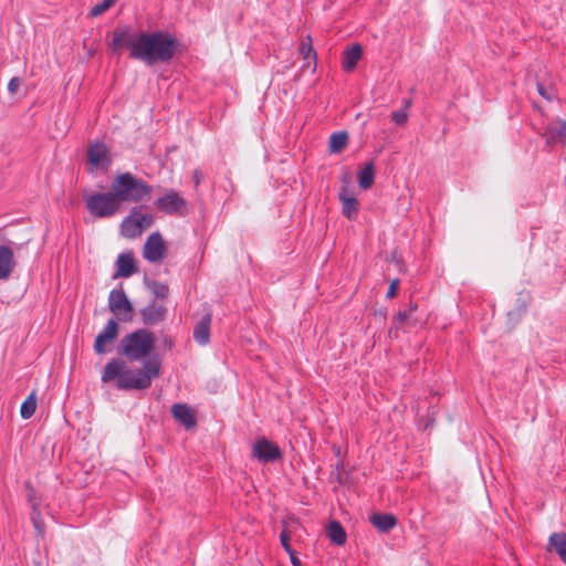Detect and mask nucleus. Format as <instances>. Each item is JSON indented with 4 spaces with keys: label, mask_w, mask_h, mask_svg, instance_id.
I'll return each instance as SVG.
<instances>
[{
    "label": "nucleus",
    "mask_w": 566,
    "mask_h": 566,
    "mask_svg": "<svg viewBox=\"0 0 566 566\" xmlns=\"http://www.w3.org/2000/svg\"><path fill=\"white\" fill-rule=\"evenodd\" d=\"M119 334V325L115 318H111L104 328L97 334L93 348L96 354L104 355L111 352L113 342Z\"/></svg>",
    "instance_id": "nucleus-9"
},
{
    "label": "nucleus",
    "mask_w": 566,
    "mask_h": 566,
    "mask_svg": "<svg viewBox=\"0 0 566 566\" xmlns=\"http://www.w3.org/2000/svg\"><path fill=\"white\" fill-rule=\"evenodd\" d=\"M290 541H291V535L290 533L286 531V530H283L280 534V542H281V545L282 547L284 548V551L289 554V553H293V548L290 544Z\"/></svg>",
    "instance_id": "nucleus-33"
},
{
    "label": "nucleus",
    "mask_w": 566,
    "mask_h": 566,
    "mask_svg": "<svg viewBox=\"0 0 566 566\" xmlns=\"http://www.w3.org/2000/svg\"><path fill=\"white\" fill-rule=\"evenodd\" d=\"M120 233L130 239L142 235L140 223L137 221V207L133 208L130 214L122 221Z\"/></svg>",
    "instance_id": "nucleus-13"
},
{
    "label": "nucleus",
    "mask_w": 566,
    "mask_h": 566,
    "mask_svg": "<svg viewBox=\"0 0 566 566\" xmlns=\"http://www.w3.org/2000/svg\"><path fill=\"white\" fill-rule=\"evenodd\" d=\"M155 345L151 332L139 328L124 336L120 340L118 353L130 361L142 360L149 356Z\"/></svg>",
    "instance_id": "nucleus-4"
},
{
    "label": "nucleus",
    "mask_w": 566,
    "mask_h": 566,
    "mask_svg": "<svg viewBox=\"0 0 566 566\" xmlns=\"http://www.w3.org/2000/svg\"><path fill=\"white\" fill-rule=\"evenodd\" d=\"M154 205L158 211L177 218H185L190 212L188 201L175 189H164Z\"/></svg>",
    "instance_id": "nucleus-6"
},
{
    "label": "nucleus",
    "mask_w": 566,
    "mask_h": 566,
    "mask_svg": "<svg viewBox=\"0 0 566 566\" xmlns=\"http://www.w3.org/2000/svg\"><path fill=\"white\" fill-rule=\"evenodd\" d=\"M363 54V48L360 44H354L349 49L344 52L343 56V67L345 71H353L358 61L360 60Z\"/></svg>",
    "instance_id": "nucleus-17"
},
{
    "label": "nucleus",
    "mask_w": 566,
    "mask_h": 566,
    "mask_svg": "<svg viewBox=\"0 0 566 566\" xmlns=\"http://www.w3.org/2000/svg\"><path fill=\"white\" fill-rule=\"evenodd\" d=\"M36 409V396L35 392H31L28 398L22 402L20 415L23 419H30Z\"/></svg>",
    "instance_id": "nucleus-26"
},
{
    "label": "nucleus",
    "mask_w": 566,
    "mask_h": 566,
    "mask_svg": "<svg viewBox=\"0 0 566 566\" xmlns=\"http://www.w3.org/2000/svg\"><path fill=\"white\" fill-rule=\"evenodd\" d=\"M343 203V214L348 219H353L358 212V201L355 197L347 195L346 190L339 193Z\"/></svg>",
    "instance_id": "nucleus-21"
},
{
    "label": "nucleus",
    "mask_w": 566,
    "mask_h": 566,
    "mask_svg": "<svg viewBox=\"0 0 566 566\" xmlns=\"http://www.w3.org/2000/svg\"><path fill=\"white\" fill-rule=\"evenodd\" d=\"M108 308L120 322L133 318V305L123 290H112L108 295Z\"/></svg>",
    "instance_id": "nucleus-7"
},
{
    "label": "nucleus",
    "mask_w": 566,
    "mask_h": 566,
    "mask_svg": "<svg viewBox=\"0 0 566 566\" xmlns=\"http://www.w3.org/2000/svg\"><path fill=\"white\" fill-rule=\"evenodd\" d=\"M369 521L380 532H389L397 523V518L387 513H375L369 517Z\"/></svg>",
    "instance_id": "nucleus-16"
},
{
    "label": "nucleus",
    "mask_w": 566,
    "mask_h": 566,
    "mask_svg": "<svg viewBox=\"0 0 566 566\" xmlns=\"http://www.w3.org/2000/svg\"><path fill=\"white\" fill-rule=\"evenodd\" d=\"M252 455L260 462L272 463L282 458V451L277 444L261 437L253 443Z\"/></svg>",
    "instance_id": "nucleus-8"
},
{
    "label": "nucleus",
    "mask_w": 566,
    "mask_h": 566,
    "mask_svg": "<svg viewBox=\"0 0 566 566\" xmlns=\"http://www.w3.org/2000/svg\"><path fill=\"white\" fill-rule=\"evenodd\" d=\"M32 522L34 524V527L38 530L39 534H41L43 531L41 528L40 522L34 516H32Z\"/></svg>",
    "instance_id": "nucleus-40"
},
{
    "label": "nucleus",
    "mask_w": 566,
    "mask_h": 566,
    "mask_svg": "<svg viewBox=\"0 0 566 566\" xmlns=\"http://www.w3.org/2000/svg\"><path fill=\"white\" fill-rule=\"evenodd\" d=\"M548 549L554 551L566 564V534L553 533L548 538Z\"/></svg>",
    "instance_id": "nucleus-18"
},
{
    "label": "nucleus",
    "mask_w": 566,
    "mask_h": 566,
    "mask_svg": "<svg viewBox=\"0 0 566 566\" xmlns=\"http://www.w3.org/2000/svg\"><path fill=\"white\" fill-rule=\"evenodd\" d=\"M111 48L114 53L127 49L130 59L151 66L170 62L177 52L178 43L168 32H135L129 27H123L114 30Z\"/></svg>",
    "instance_id": "nucleus-1"
},
{
    "label": "nucleus",
    "mask_w": 566,
    "mask_h": 566,
    "mask_svg": "<svg viewBox=\"0 0 566 566\" xmlns=\"http://www.w3.org/2000/svg\"><path fill=\"white\" fill-rule=\"evenodd\" d=\"M87 157L88 161L95 166L98 167L103 165L104 160H106L107 157V148L102 143H95L94 145L90 146L87 149Z\"/></svg>",
    "instance_id": "nucleus-19"
},
{
    "label": "nucleus",
    "mask_w": 566,
    "mask_h": 566,
    "mask_svg": "<svg viewBox=\"0 0 566 566\" xmlns=\"http://www.w3.org/2000/svg\"><path fill=\"white\" fill-rule=\"evenodd\" d=\"M300 54L303 56L304 60H312L314 63V67L316 66V52L313 49L312 45V39L310 35H306L300 44L298 48Z\"/></svg>",
    "instance_id": "nucleus-25"
},
{
    "label": "nucleus",
    "mask_w": 566,
    "mask_h": 566,
    "mask_svg": "<svg viewBox=\"0 0 566 566\" xmlns=\"http://www.w3.org/2000/svg\"><path fill=\"white\" fill-rule=\"evenodd\" d=\"M160 374V363L157 359H146L143 368L134 370L127 367L122 358H112L102 371L104 384L115 381L119 390H144L150 387L154 378Z\"/></svg>",
    "instance_id": "nucleus-2"
},
{
    "label": "nucleus",
    "mask_w": 566,
    "mask_h": 566,
    "mask_svg": "<svg viewBox=\"0 0 566 566\" xmlns=\"http://www.w3.org/2000/svg\"><path fill=\"white\" fill-rule=\"evenodd\" d=\"M0 248L1 249H4V248H10L9 245H6V244H0Z\"/></svg>",
    "instance_id": "nucleus-41"
},
{
    "label": "nucleus",
    "mask_w": 566,
    "mask_h": 566,
    "mask_svg": "<svg viewBox=\"0 0 566 566\" xmlns=\"http://www.w3.org/2000/svg\"><path fill=\"white\" fill-rule=\"evenodd\" d=\"M328 536L336 545H344L346 543V532L337 521H332L328 525Z\"/></svg>",
    "instance_id": "nucleus-24"
},
{
    "label": "nucleus",
    "mask_w": 566,
    "mask_h": 566,
    "mask_svg": "<svg viewBox=\"0 0 566 566\" xmlns=\"http://www.w3.org/2000/svg\"><path fill=\"white\" fill-rule=\"evenodd\" d=\"M143 322L146 325H154L165 318L166 308L161 305L151 303L144 307L140 312Z\"/></svg>",
    "instance_id": "nucleus-15"
},
{
    "label": "nucleus",
    "mask_w": 566,
    "mask_h": 566,
    "mask_svg": "<svg viewBox=\"0 0 566 566\" xmlns=\"http://www.w3.org/2000/svg\"><path fill=\"white\" fill-rule=\"evenodd\" d=\"M411 102L410 101H405V108L402 109H398V111H395L391 113V120L398 125V126H402L407 123L408 120V113H407V108L410 106Z\"/></svg>",
    "instance_id": "nucleus-27"
},
{
    "label": "nucleus",
    "mask_w": 566,
    "mask_h": 566,
    "mask_svg": "<svg viewBox=\"0 0 566 566\" xmlns=\"http://www.w3.org/2000/svg\"><path fill=\"white\" fill-rule=\"evenodd\" d=\"M398 286H399V280L398 279L391 281V283L389 285V289L387 291V294H386L387 298H391V297H394L396 295Z\"/></svg>",
    "instance_id": "nucleus-36"
},
{
    "label": "nucleus",
    "mask_w": 566,
    "mask_h": 566,
    "mask_svg": "<svg viewBox=\"0 0 566 566\" xmlns=\"http://www.w3.org/2000/svg\"><path fill=\"white\" fill-rule=\"evenodd\" d=\"M375 179V167L374 163L369 161L365 165V167L358 172V184L361 189H369Z\"/></svg>",
    "instance_id": "nucleus-22"
},
{
    "label": "nucleus",
    "mask_w": 566,
    "mask_h": 566,
    "mask_svg": "<svg viewBox=\"0 0 566 566\" xmlns=\"http://www.w3.org/2000/svg\"><path fill=\"white\" fill-rule=\"evenodd\" d=\"M149 287H150L151 292L156 295V297L165 298L168 296L169 289L164 283L154 281L149 285Z\"/></svg>",
    "instance_id": "nucleus-30"
},
{
    "label": "nucleus",
    "mask_w": 566,
    "mask_h": 566,
    "mask_svg": "<svg viewBox=\"0 0 566 566\" xmlns=\"http://www.w3.org/2000/svg\"><path fill=\"white\" fill-rule=\"evenodd\" d=\"M211 313H206L201 316L199 322L195 325L193 328V339L199 345H207L210 340V325H211Z\"/></svg>",
    "instance_id": "nucleus-12"
},
{
    "label": "nucleus",
    "mask_w": 566,
    "mask_h": 566,
    "mask_svg": "<svg viewBox=\"0 0 566 566\" xmlns=\"http://www.w3.org/2000/svg\"><path fill=\"white\" fill-rule=\"evenodd\" d=\"M167 250H143L144 258L151 262L157 263L166 256Z\"/></svg>",
    "instance_id": "nucleus-28"
},
{
    "label": "nucleus",
    "mask_w": 566,
    "mask_h": 566,
    "mask_svg": "<svg viewBox=\"0 0 566 566\" xmlns=\"http://www.w3.org/2000/svg\"><path fill=\"white\" fill-rule=\"evenodd\" d=\"M117 0H103L101 3L96 4L91 10L92 17H97L108 10Z\"/></svg>",
    "instance_id": "nucleus-31"
},
{
    "label": "nucleus",
    "mask_w": 566,
    "mask_h": 566,
    "mask_svg": "<svg viewBox=\"0 0 566 566\" xmlns=\"http://www.w3.org/2000/svg\"><path fill=\"white\" fill-rule=\"evenodd\" d=\"M171 413L186 429H191L197 424L195 412L187 403L172 405Z\"/></svg>",
    "instance_id": "nucleus-11"
},
{
    "label": "nucleus",
    "mask_w": 566,
    "mask_h": 566,
    "mask_svg": "<svg viewBox=\"0 0 566 566\" xmlns=\"http://www.w3.org/2000/svg\"><path fill=\"white\" fill-rule=\"evenodd\" d=\"M116 266L115 277H129L137 271L132 253L119 254Z\"/></svg>",
    "instance_id": "nucleus-14"
},
{
    "label": "nucleus",
    "mask_w": 566,
    "mask_h": 566,
    "mask_svg": "<svg viewBox=\"0 0 566 566\" xmlns=\"http://www.w3.org/2000/svg\"><path fill=\"white\" fill-rule=\"evenodd\" d=\"M417 308V305H411L410 308L408 311H400L398 314H397V321L399 324H402L405 322H407L410 317H411V314L412 312Z\"/></svg>",
    "instance_id": "nucleus-34"
},
{
    "label": "nucleus",
    "mask_w": 566,
    "mask_h": 566,
    "mask_svg": "<svg viewBox=\"0 0 566 566\" xmlns=\"http://www.w3.org/2000/svg\"><path fill=\"white\" fill-rule=\"evenodd\" d=\"M537 91L547 101H552L553 99V96L547 93L545 86L542 83H537Z\"/></svg>",
    "instance_id": "nucleus-38"
},
{
    "label": "nucleus",
    "mask_w": 566,
    "mask_h": 566,
    "mask_svg": "<svg viewBox=\"0 0 566 566\" xmlns=\"http://www.w3.org/2000/svg\"><path fill=\"white\" fill-rule=\"evenodd\" d=\"M22 84V80L20 77H12L8 83V92L10 94H15L19 90V87Z\"/></svg>",
    "instance_id": "nucleus-35"
},
{
    "label": "nucleus",
    "mask_w": 566,
    "mask_h": 566,
    "mask_svg": "<svg viewBox=\"0 0 566 566\" xmlns=\"http://www.w3.org/2000/svg\"><path fill=\"white\" fill-rule=\"evenodd\" d=\"M348 143V134L346 132L333 133L329 137L328 149L331 154L340 153Z\"/></svg>",
    "instance_id": "nucleus-23"
},
{
    "label": "nucleus",
    "mask_w": 566,
    "mask_h": 566,
    "mask_svg": "<svg viewBox=\"0 0 566 566\" xmlns=\"http://www.w3.org/2000/svg\"><path fill=\"white\" fill-rule=\"evenodd\" d=\"M289 556H290L291 564L293 566H301V560L296 556V552L295 551H293V553H289Z\"/></svg>",
    "instance_id": "nucleus-39"
},
{
    "label": "nucleus",
    "mask_w": 566,
    "mask_h": 566,
    "mask_svg": "<svg viewBox=\"0 0 566 566\" xmlns=\"http://www.w3.org/2000/svg\"><path fill=\"white\" fill-rule=\"evenodd\" d=\"M83 199L87 211L96 219L112 218L122 210L111 189L106 192L84 193Z\"/></svg>",
    "instance_id": "nucleus-5"
},
{
    "label": "nucleus",
    "mask_w": 566,
    "mask_h": 566,
    "mask_svg": "<svg viewBox=\"0 0 566 566\" xmlns=\"http://www.w3.org/2000/svg\"><path fill=\"white\" fill-rule=\"evenodd\" d=\"M165 242L159 232L151 233L146 240L143 248H165Z\"/></svg>",
    "instance_id": "nucleus-29"
},
{
    "label": "nucleus",
    "mask_w": 566,
    "mask_h": 566,
    "mask_svg": "<svg viewBox=\"0 0 566 566\" xmlns=\"http://www.w3.org/2000/svg\"><path fill=\"white\" fill-rule=\"evenodd\" d=\"M203 179V172L201 169H195L193 174H192V180L195 182V186H199L200 182L202 181Z\"/></svg>",
    "instance_id": "nucleus-37"
},
{
    "label": "nucleus",
    "mask_w": 566,
    "mask_h": 566,
    "mask_svg": "<svg viewBox=\"0 0 566 566\" xmlns=\"http://www.w3.org/2000/svg\"><path fill=\"white\" fill-rule=\"evenodd\" d=\"M541 135L545 138L548 147H553L558 143L566 144V120L556 118L545 127Z\"/></svg>",
    "instance_id": "nucleus-10"
},
{
    "label": "nucleus",
    "mask_w": 566,
    "mask_h": 566,
    "mask_svg": "<svg viewBox=\"0 0 566 566\" xmlns=\"http://www.w3.org/2000/svg\"><path fill=\"white\" fill-rule=\"evenodd\" d=\"M137 221L140 223L142 233L151 227L154 223V217L149 213L140 214L139 208H137Z\"/></svg>",
    "instance_id": "nucleus-32"
},
{
    "label": "nucleus",
    "mask_w": 566,
    "mask_h": 566,
    "mask_svg": "<svg viewBox=\"0 0 566 566\" xmlns=\"http://www.w3.org/2000/svg\"><path fill=\"white\" fill-rule=\"evenodd\" d=\"M14 268L13 251L0 250V280L8 279Z\"/></svg>",
    "instance_id": "nucleus-20"
},
{
    "label": "nucleus",
    "mask_w": 566,
    "mask_h": 566,
    "mask_svg": "<svg viewBox=\"0 0 566 566\" xmlns=\"http://www.w3.org/2000/svg\"><path fill=\"white\" fill-rule=\"evenodd\" d=\"M109 189L112 190L119 207L123 203H138L148 200L151 195V186L130 172H124L116 176Z\"/></svg>",
    "instance_id": "nucleus-3"
}]
</instances>
